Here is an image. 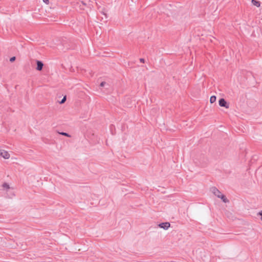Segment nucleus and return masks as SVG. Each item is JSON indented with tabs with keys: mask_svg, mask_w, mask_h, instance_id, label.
I'll list each match as a JSON object with an SVG mask.
<instances>
[{
	"mask_svg": "<svg viewBox=\"0 0 262 262\" xmlns=\"http://www.w3.org/2000/svg\"><path fill=\"white\" fill-rule=\"evenodd\" d=\"M15 59H16L15 57L13 56L10 58V61L12 62L14 61Z\"/></svg>",
	"mask_w": 262,
	"mask_h": 262,
	"instance_id": "nucleus-12",
	"label": "nucleus"
},
{
	"mask_svg": "<svg viewBox=\"0 0 262 262\" xmlns=\"http://www.w3.org/2000/svg\"><path fill=\"white\" fill-rule=\"evenodd\" d=\"M36 65H37V67L36 68V70L40 71L42 70V68L43 67V63L41 61L36 60Z\"/></svg>",
	"mask_w": 262,
	"mask_h": 262,
	"instance_id": "nucleus-5",
	"label": "nucleus"
},
{
	"mask_svg": "<svg viewBox=\"0 0 262 262\" xmlns=\"http://www.w3.org/2000/svg\"><path fill=\"white\" fill-rule=\"evenodd\" d=\"M258 214H259V215H260V216H261V217H260V220H261V221H262V211H261L260 212H259L258 213Z\"/></svg>",
	"mask_w": 262,
	"mask_h": 262,
	"instance_id": "nucleus-14",
	"label": "nucleus"
},
{
	"mask_svg": "<svg viewBox=\"0 0 262 262\" xmlns=\"http://www.w3.org/2000/svg\"><path fill=\"white\" fill-rule=\"evenodd\" d=\"M44 3H45L47 4H48L49 3V0H42Z\"/></svg>",
	"mask_w": 262,
	"mask_h": 262,
	"instance_id": "nucleus-15",
	"label": "nucleus"
},
{
	"mask_svg": "<svg viewBox=\"0 0 262 262\" xmlns=\"http://www.w3.org/2000/svg\"><path fill=\"white\" fill-rule=\"evenodd\" d=\"M66 99H67V97L66 96H64L63 98L61 99V100L59 102V103L60 104H63L65 102V101H66Z\"/></svg>",
	"mask_w": 262,
	"mask_h": 262,
	"instance_id": "nucleus-10",
	"label": "nucleus"
},
{
	"mask_svg": "<svg viewBox=\"0 0 262 262\" xmlns=\"http://www.w3.org/2000/svg\"><path fill=\"white\" fill-rule=\"evenodd\" d=\"M211 189L212 192L217 198L222 194L221 191L215 187H212Z\"/></svg>",
	"mask_w": 262,
	"mask_h": 262,
	"instance_id": "nucleus-4",
	"label": "nucleus"
},
{
	"mask_svg": "<svg viewBox=\"0 0 262 262\" xmlns=\"http://www.w3.org/2000/svg\"><path fill=\"white\" fill-rule=\"evenodd\" d=\"M251 2L253 5L256 6L257 7H260V3L259 1L256 0H252Z\"/></svg>",
	"mask_w": 262,
	"mask_h": 262,
	"instance_id": "nucleus-7",
	"label": "nucleus"
},
{
	"mask_svg": "<svg viewBox=\"0 0 262 262\" xmlns=\"http://www.w3.org/2000/svg\"><path fill=\"white\" fill-rule=\"evenodd\" d=\"M216 96L214 95L211 96L210 98V102L213 103L216 101Z\"/></svg>",
	"mask_w": 262,
	"mask_h": 262,
	"instance_id": "nucleus-8",
	"label": "nucleus"
},
{
	"mask_svg": "<svg viewBox=\"0 0 262 262\" xmlns=\"http://www.w3.org/2000/svg\"><path fill=\"white\" fill-rule=\"evenodd\" d=\"M58 134L68 137H71V136L68 133L66 132H58Z\"/></svg>",
	"mask_w": 262,
	"mask_h": 262,
	"instance_id": "nucleus-9",
	"label": "nucleus"
},
{
	"mask_svg": "<svg viewBox=\"0 0 262 262\" xmlns=\"http://www.w3.org/2000/svg\"><path fill=\"white\" fill-rule=\"evenodd\" d=\"M140 61L141 62L144 63L145 62V60L144 58H140Z\"/></svg>",
	"mask_w": 262,
	"mask_h": 262,
	"instance_id": "nucleus-16",
	"label": "nucleus"
},
{
	"mask_svg": "<svg viewBox=\"0 0 262 262\" xmlns=\"http://www.w3.org/2000/svg\"><path fill=\"white\" fill-rule=\"evenodd\" d=\"M219 104L221 107H224L226 108L229 107V104L224 98H221L219 101Z\"/></svg>",
	"mask_w": 262,
	"mask_h": 262,
	"instance_id": "nucleus-1",
	"label": "nucleus"
},
{
	"mask_svg": "<svg viewBox=\"0 0 262 262\" xmlns=\"http://www.w3.org/2000/svg\"><path fill=\"white\" fill-rule=\"evenodd\" d=\"M106 84V82H102L100 84V86H104V85Z\"/></svg>",
	"mask_w": 262,
	"mask_h": 262,
	"instance_id": "nucleus-13",
	"label": "nucleus"
},
{
	"mask_svg": "<svg viewBox=\"0 0 262 262\" xmlns=\"http://www.w3.org/2000/svg\"><path fill=\"white\" fill-rule=\"evenodd\" d=\"M0 156L5 159H8L10 158V154L8 152L2 149H0Z\"/></svg>",
	"mask_w": 262,
	"mask_h": 262,
	"instance_id": "nucleus-2",
	"label": "nucleus"
},
{
	"mask_svg": "<svg viewBox=\"0 0 262 262\" xmlns=\"http://www.w3.org/2000/svg\"><path fill=\"white\" fill-rule=\"evenodd\" d=\"M3 187L7 189L9 188V185L7 183H4L3 184Z\"/></svg>",
	"mask_w": 262,
	"mask_h": 262,
	"instance_id": "nucleus-11",
	"label": "nucleus"
},
{
	"mask_svg": "<svg viewBox=\"0 0 262 262\" xmlns=\"http://www.w3.org/2000/svg\"><path fill=\"white\" fill-rule=\"evenodd\" d=\"M158 226L161 228H163L164 230H167L169 228L170 224L169 222H164L159 224Z\"/></svg>",
	"mask_w": 262,
	"mask_h": 262,
	"instance_id": "nucleus-3",
	"label": "nucleus"
},
{
	"mask_svg": "<svg viewBox=\"0 0 262 262\" xmlns=\"http://www.w3.org/2000/svg\"><path fill=\"white\" fill-rule=\"evenodd\" d=\"M218 198H220L224 203H228L229 202L226 196L223 194H221V195L219 196Z\"/></svg>",
	"mask_w": 262,
	"mask_h": 262,
	"instance_id": "nucleus-6",
	"label": "nucleus"
}]
</instances>
